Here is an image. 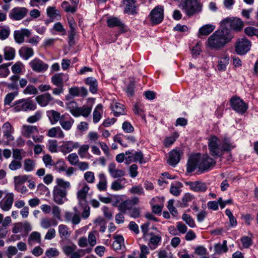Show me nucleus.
<instances>
[{
  "instance_id": "nucleus-1",
  "label": "nucleus",
  "mask_w": 258,
  "mask_h": 258,
  "mask_svg": "<svg viewBox=\"0 0 258 258\" xmlns=\"http://www.w3.org/2000/svg\"><path fill=\"white\" fill-rule=\"evenodd\" d=\"M208 146L210 155L214 158L221 157L225 152H229L235 147L230 139L224 137L221 140L215 136L208 139Z\"/></svg>"
},
{
  "instance_id": "nucleus-2",
  "label": "nucleus",
  "mask_w": 258,
  "mask_h": 258,
  "mask_svg": "<svg viewBox=\"0 0 258 258\" xmlns=\"http://www.w3.org/2000/svg\"><path fill=\"white\" fill-rule=\"evenodd\" d=\"M233 37L231 30L222 28L215 31L208 38L206 45L210 49L220 50L230 42Z\"/></svg>"
},
{
  "instance_id": "nucleus-3",
  "label": "nucleus",
  "mask_w": 258,
  "mask_h": 258,
  "mask_svg": "<svg viewBox=\"0 0 258 258\" xmlns=\"http://www.w3.org/2000/svg\"><path fill=\"white\" fill-rule=\"evenodd\" d=\"M215 164V161L208 155L202 156L200 154H196L190 156L187 163V172L191 173L196 168L199 171L204 172L208 171Z\"/></svg>"
},
{
  "instance_id": "nucleus-4",
  "label": "nucleus",
  "mask_w": 258,
  "mask_h": 258,
  "mask_svg": "<svg viewBox=\"0 0 258 258\" xmlns=\"http://www.w3.org/2000/svg\"><path fill=\"white\" fill-rule=\"evenodd\" d=\"M178 7L188 17L202 11V4L198 0H181Z\"/></svg>"
},
{
  "instance_id": "nucleus-5",
  "label": "nucleus",
  "mask_w": 258,
  "mask_h": 258,
  "mask_svg": "<svg viewBox=\"0 0 258 258\" xmlns=\"http://www.w3.org/2000/svg\"><path fill=\"white\" fill-rule=\"evenodd\" d=\"M36 108V105L30 98L23 99L15 102L13 110L14 112L27 111L28 110H34Z\"/></svg>"
},
{
  "instance_id": "nucleus-6",
  "label": "nucleus",
  "mask_w": 258,
  "mask_h": 258,
  "mask_svg": "<svg viewBox=\"0 0 258 258\" xmlns=\"http://www.w3.org/2000/svg\"><path fill=\"white\" fill-rule=\"evenodd\" d=\"M221 28L228 29L229 27L236 32L241 31L243 27V22L239 18H226L220 22Z\"/></svg>"
},
{
  "instance_id": "nucleus-7",
  "label": "nucleus",
  "mask_w": 258,
  "mask_h": 258,
  "mask_svg": "<svg viewBox=\"0 0 258 258\" xmlns=\"http://www.w3.org/2000/svg\"><path fill=\"white\" fill-rule=\"evenodd\" d=\"M230 104L232 109L240 114H243L247 110V104L240 98L232 97L230 100Z\"/></svg>"
},
{
  "instance_id": "nucleus-8",
  "label": "nucleus",
  "mask_w": 258,
  "mask_h": 258,
  "mask_svg": "<svg viewBox=\"0 0 258 258\" xmlns=\"http://www.w3.org/2000/svg\"><path fill=\"white\" fill-rule=\"evenodd\" d=\"M125 155H128L125 157L126 164L134 162L142 164L146 162L143 153L140 150L137 151H134V150H128L125 152Z\"/></svg>"
},
{
  "instance_id": "nucleus-9",
  "label": "nucleus",
  "mask_w": 258,
  "mask_h": 258,
  "mask_svg": "<svg viewBox=\"0 0 258 258\" xmlns=\"http://www.w3.org/2000/svg\"><path fill=\"white\" fill-rule=\"evenodd\" d=\"M77 246L73 243L66 245L62 247V251L67 256H70V258H81L84 255V253L81 254L84 251L81 249H77Z\"/></svg>"
},
{
  "instance_id": "nucleus-10",
  "label": "nucleus",
  "mask_w": 258,
  "mask_h": 258,
  "mask_svg": "<svg viewBox=\"0 0 258 258\" xmlns=\"http://www.w3.org/2000/svg\"><path fill=\"white\" fill-rule=\"evenodd\" d=\"M67 194L66 189L54 186L53 191V201L58 205H62L67 201Z\"/></svg>"
},
{
  "instance_id": "nucleus-11",
  "label": "nucleus",
  "mask_w": 258,
  "mask_h": 258,
  "mask_svg": "<svg viewBox=\"0 0 258 258\" xmlns=\"http://www.w3.org/2000/svg\"><path fill=\"white\" fill-rule=\"evenodd\" d=\"M28 13V10L25 7H15L13 8L9 14L11 19L19 21L25 17Z\"/></svg>"
},
{
  "instance_id": "nucleus-12",
  "label": "nucleus",
  "mask_w": 258,
  "mask_h": 258,
  "mask_svg": "<svg viewBox=\"0 0 258 258\" xmlns=\"http://www.w3.org/2000/svg\"><path fill=\"white\" fill-rule=\"evenodd\" d=\"M250 46L249 41L245 39H241L236 43L235 50L237 54L243 55L249 50Z\"/></svg>"
},
{
  "instance_id": "nucleus-13",
  "label": "nucleus",
  "mask_w": 258,
  "mask_h": 258,
  "mask_svg": "<svg viewBox=\"0 0 258 258\" xmlns=\"http://www.w3.org/2000/svg\"><path fill=\"white\" fill-rule=\"evenodd\" d=\"M164 9L162 6L156 7L150 13L151 21L154 24L160 23L164 17Z\"/></svg>"
},
{
  "instance_id": "nucleus-14",
  "label": "nucleus",
  "mask_w": 258,
  "mask_h": 258,
  "mask_svg": "<svg viewBox=\"0 0 258 258\" xmlns=\"http://www.w3.org/2000/svg\"><path fill=\"white\" fill-rule=\"evenodd\" d=\"M29 65L32 70L37 73L45 72L48 68V64L38 58H35L30 61Z\"/></svg>"
},
{
  "instance_id": "nucleus-15",
  "label": "nucleus",
  "mask_w": 258,
  "mask_h": 258,
  "mask_svg": "<svg viewBox=\"0 0 258 258\" xmlns=\"http://www.w3.org/2000/svg\"><path fill=\"white\" fill-rule=\"evenodd\" d=\"M14 201V195L12 192L7 193L0 201V208L3 211H9L12 208Z\"/></svg>"
},
{
  "instance_id": "nucleus-16",
  "label": "nucleus",
  "mask_w": 258,
  "mask_h": 258,
  "mask_svg": "<svg viewBox=\"0 0 258 258\" xmlns=\"http://www.w3.org/2000/svg\"><path fill=\"white\" fill-rule=\"evenodd\" d=\"M182 154L183 152L180 149L172 150L169 153L167 163L172 166H176L180 161V157Z\"/></svg>"
},
{
  "instance_id": "nucleus-17",
  "label": "nucleus",
  "mask_w": 258,
  "mask_h": 258,
  "mask_svg": "<svg viewBox=\"0 0 258 258\" xmlns=\"http://www.w3.org/2000/svg\"><path fill=\"white\" fill-rule=\"evenodd\" d=\"M74 122V119L69 114L65 113L61 115L59 124L63 130L69 131L71 128Z\"/></svg>"
},
{
  "instance_id": "nucleus-18",
  "label": "nucleus",
  "mask_w": 258,
  "mask_h": 258,
  "mask_svg": "<svg viewBox=\"0 0 258 258\" xmlns=\"http://www.w3.org/2000/svg\"><path fill=\"white\" fill-rule=\"evenodd\" d=\"M108 170L110 176L113 178H120L125 175L124 171L118 169L114 163H111L108 165Z\"/></svg>"
},
{
  "instance_id": "nucleus-19",
  "label": "nucleus",
  "mask_w": 258,
  "mask_h": 258,
  "mask_svg": "<svg viewBox=\"0 0 258 258\" xmlns=\"http://www.w3.org/2000/svg\"><path fill=\"white\" fill-rule=\"evenodd\" d=\"M21 132L22 135L27 138H29L32 137L33 134L39 132L36 126L31 125H23Z\"/></svg>"
},
{
  "instance_id": "nucleus-20",
  "label": "nucleus",
  "mask_w": 258,
  "mask_h": 258,
  "mask_svg": "<svg viewBox=\"0 0 258 258\" xmlns=\"http://www.w3.org/2000/svg\"><path fill=\"white\" fill-rule=\"evenodd\" d=\"M89 190V187L85 184L83 187L77 192V199L79 205H85L87 203V194Z\"/></svg>"
},
{
  "instance_id": "nucleus-21",
  "label": "nucleus",
  "mask_w": 258,
  "mask_h": 258,
  "mask_svg": "<svg viewBox=\"0 0 258 258\" xmlns=\"http://www.w3.org/2000/svg\"><path fill=\"white\" fill-rule=\"evenodd\" d=\"M186 184L189 186L190 189L195 192H204L207 190V186L205 182L197 181L188 182Z\"/></svg>"
},
{
  "instance_id": "nucleus-22",
  "label": "nucleus",
  "mask_w": 258,
  "mask_h": 258,
  "mask_svg": "<svg viewBox=\"0 0 258 258\" xmlns=\"http://www.w3.org/2000/svg\"><path fill=\"white\" fill-rule=\"evenodd\" d=\"M80 144L78 142H74L73 141H67L63 143L61 146V152L66 154L71 152L74 149L78 148Z\"/></svg>"
},
{
  "instance_id": "nucleus-23",
  "label": "nucleus",
  "mask_w": 258,
  "mask_h": 258,
  "mask_svg": "<svg viewBox=\"0 0 258 258\" xmlns=\"http://www.w3.org/2000/svg\"><path fill=\"white\" fill-rule=\"evenodd\" d=\"M64 219L67 222H71L74 225H77L81 221V218L79 214L73 213L70 212L64 213Z\"/></svg>"
},
{
  "instance_id": "nucleus-24",
  "label": "nucleus",
  "mask_w": 258,
  "mask_h": 258,
  "mask_svg": "<svg viewBox=\"0 0 258 258\" xmlns=\"http://www.w3.org/2000/svg\"><path fill=\"white\" fill-rule=\"evenodd\" d=\"M53 99L49 93H45L36 97V101L42 107L47 106Z\"/></svg>"
},
{
  "instance_id": "nucleus-25",
  "label": "nucleus",
  "mask_w": 258,
  "mask_h": 258,
  "mask_svg": "<svg viewBox=\"0 0 258 258\" xmlns=\"http://www.w3.org/2000/svg\"><path fill=\"white\" fill-rule=\"evenodd\" d=\"M111 108L115 116L117 117L125 114L124 105L120 103L117 102H113L111 105Z\"/></svg>"
},
{
  "instance_id": "nucleus-26",
  "label": "nucleus",
  "mask_w": 258,
  "mask_h": 258,
  "mask_svg": "<svg viewBox=\"0 0 258 258\" xmlns=\"http://www.w3.org/2000/svg\"><path fill=\"white\" fill-rule=\"evenodd\" d=\"M47 16L51 20H59L61 18L59 11L54 7H48L46 9Z\"/></svg>"
},
{
  "instance_id": "nucleus-27",
  "label": "nucleus",
  "mask_w": 258,
  "mask_h": 258,
  "mask_svg": "<svg viewBox=\"0 0 258 258\" xmlns=\"http://www.w3.org/2000/svg\"><path fill=\"white\" fill-rule=\"evenodd\" d=\"M20 56L25 60H28L32 57L34 54V50L32 48L23 46L19 50Z\"/></svg>"
},
{
  "instance_id": "nucleus-28",
  "label": "nucleus",
  "mask_w": 258,
  "mask_h": 258,
  "mask_svg": "<svg viewBox=\"0 0 258 258\" xmlns=\"http://www.w3.org/2000/svg\"><path fill=\"white\" fill-rule=\"evenodd\" d=\"M86 85L89 86V91L93 94L97 92L98 82L97 80L93 77H88L85 80Z\"/></svg>"
},
{
  "instance_id": "nucleus-29",
  "label": "nucleus",
  "mask_w": 258,
  "mask_h": 258,
  "mask_svg": "<svg viewBox=\"0 0 258 258\" xmlns=\"http://www.w3.org/2000/svg\"><path fill=\"white\" fill-rule=\"evenodd\" d=\"M41 242V240L40 233L36 231L32 232L29 235V237L28 239V244L30 246H32L35 244H40Z\"/></svg>"
},
{
  "instance_id": "nucleus-30",
  "label": "nucleus",
  "mask_w": 258,
  "mask_h": 258,
  "mask_svg": "<svg viewBox=\"0 0 258 258\" xmlns=\"http://www.w3.org/2000/svg\"><path fill=\"white\" fill-rule=\"evenodd\" d=\"M91 110L92 107L88 105H84L82 107L78 106L75 117L83 116L84 117H87L90 115Z\"/></svg>"
},
{
  "instance_id": "nucleus-31",
  "label": "nucleus",
  "mask_w": 258,
  "mask_h": 258,
  "mask_svg": "<svg viewBox=\"0 0 258 258\" xmlns=\"http://www.w3.org/2000/svg\"><path fill=\"white\" fill-rule=\"evenodd\" d=\"M46 114L52 124H55L58 121L59 122L61 118V115H60V114L58 112L54 110L47 111Z\"/></svg>"
},
{
  "instance_id": "nucleus-32",
  "label": "nucleus",
  "mask_w": 258,
  "mask_h": 258,
  "mask_svg": "<svg viewBox=\"0 0 258 258\" xmlns=\"http://www.w3.org/2000/svg\"><path fill=\"white\" fill-rule=\"evenodd\" d=\"M3 130L4 136L6 137L9 141H13L14 138L12 135L13 129L11 123L9 122L5 123L3 125Z\"/></svg>"
},
{
  "instance_id": "nucleus-33",
  "label": "nucleus",
  "mask_w": 258,
  "mask_h": 258,
  "mask_svg": "<svg viewBox=\"0 0 258 258\" xmlns=\"http://www.w3.org/2000/svg\"><path fill=\"white\" fill-rule=\"evenodd\" d=\"M47 136L51 138L57 137L63 138L64 136V133L59 127H53L49 129L47 133Z\"/></svg>"
},
{
  "instance_id": "nucleus-34",
  "label": "nucleus",
  "mask_w": 258,
  "mask_h": 258,
  "mask_svg": "<svg viewBox=\"0 0 258 258\" xmlns=\"http://www.w3.org/2000/svg\"><path fill=\"white\" fill-rule=\"evenodd\" d=\"M99 181L97 184V188L100 191H105L107 189V179L103 173H100L98 175Z\"/></svg>"
},
{
  "instance_id": "nucleus-35",
  "label": "nucleus",
  "mask_w": 258,
  "mask_h": 258,
  "mask_svg": "<svg viewBox=\"0 0 258 258\" xmlns=\"http://www.w3.org/2000/svg\"><path fill=\"white\" fill-rule=\"evenodd\" d=\"M64 76L62 73L56 74L51 77V82L57 87H63V77Z\"/></svg>"
},
{
  "instance_id": "nucleus-36",
  "label": "nucleus",
  "mask_w": 258,
  "mask_h": 258,
  "mask_svg": "<svg viewBox=\"0 0 258 258\" xmlns=\"http://www.w3.org/2000/svg\"><path fill=\"white\" fill-rule=\"evenodd\" d=\"M229 62V57L228 55H225L223 57H221L218 61V70L220 71H225Z\"/></svg>"
},
{
  "instance_id": "nucleus-37",
  "label": "nucleus",
  "mask_w": 258,
  "mask_h": 258,
  "mask_svg": "<svg viewBox=\"0 0 258 258\" xmlns=\"http://www.w3.org/2000/svg\"><path fill=\"white\" fill-rule=\"evenodd\" d=\"M162 237L160 234L150 237L148 245L151 249H155L161 242Z\"/></svg>"
},
{
  "instance_id": "nucleus-38",
  "label": "nucleus",
  "mask_w": 258,
  "mask_h": 258,
  "mask_svg": "<svg viewBox=\"0 0 258 258\" xmlns=\"http://www.w3.org/2000/svg\"><path fill=\"white\" fill-rule=\"evenodd\" d=\"M58 233L61 238L67 239L71 235L68 227L64 224L58 226Z\"/></svg>"
},
{
  "instance_id": "nucleus-39",
  "label": "nucleus",
  "mask_w": 258,
  "mask_h": 258,
  "mask_svg": "<svg viewBox=\"0 0 258 258\" xmlns=\"http://www.w3.org/2000/svg\"><path fill=\"white\" fill-rule=\"evenodd\" d=\"M215 28V26L211 24H206L201 27L199 30V35H208Z\"/></svg>"
},
{
  "instance_id": "nucleus-40",
  "label": "nucleus",
  "mask_w": 258,
  "mask_h": 258,
  "mask_svg": "<svg viewBox=\"0 0 258 258\" xmlns=\"http://www.w3.org/2000/svg\"><path fill=\"white\" fill-rule=\"evenodd\" d=\"M57 225V221L52 218H44L41 221V226L44 229H47L51 226H55Z\"/></svg>"
},
{
  "instance_id": "nucleus-41",
  "label": "nucleus",
  "mask_w": 258,
  "mask_h": 258,
  "mask_svg": "<svg viewBox=\"0 0 258 258\" xmlns=\"http://www.w3.org/2000/svg\"><path fill=\"white\" fill-rule=\"evenodd\" d=\"M106 22L107 26L111 28L114 27H122L123 26V24L121 21L116 17H109L107 19Z\"/></svg>"
},
{
  "instance_id": "nucleus-42",
  "label": "nucleus",
  "mask_w": 258,
  "mask_h": 258,
  "mask_svg": "<svg viewBox=\"0 0 258 258\" xmlns=\"http://www.w3.org/2000/svg\"><path fill=\"white\" fill-rule=\"evenodd\" d=\"M4 57L5 59L11 60L14 58L15 56V50L11 47H6L4 48Z\"/></svg>"
},
{
  "instance_id": "nucleus-43",
  "label": "nucleus",
  "mask_w": 258,
  "mask_h": 258,
  "mask_svg": "<svg viewBox=\"0 0 258 258\" xmlns=\"http://www.w3.org/2000/svg\"><path fill=\"white\" fill-rule=\"evenodd\" d=\"M115 241L113 242L112 246L114 249H120L124 245V238L122 235H117L114 236Z\"/></svg>"
},
{
  "instance_id": "nucleus-44",
  "label": "nucleus",
  "mask_w": 258,
  "mask_h": 258,
  "mask_svg": "<svg viewBox=\"0 0 258 258\" xmlns=\"http://www.w3.org/2000/svg\"><path fill=\"white\" fill-rule=\"evenodd\" d=\"M123 3L126 5L124 12L126 13H133L135 11V0H123Z\"/></svg>"
},
{
  "instance_id": "nucleus-45",
  "label": "nucleus",
  "mask_w": 258,
  "mask_h": 258,
  "mask_svg": "<svg viewBox=\"0 0 258 258\" xmlns=\"http://www.w3.org/2000/svg\"><path fill=\"white\" fill-rule=\"evenodd\" d=\"M67 109L75 117L77 110L78 107L77 103L74 101H71L66 103Z\"/></svg>"
},
{
  "instance_id": "nucleus-46",
  "label": "nucleus",
  "mask_w": 258,
  "mask_h": 258,
  "mask_svg": "<svg viewBox=\"0 0 258 258\" xmlns=\"http://www.w3.org/2000/svg\"><path fill=\"white\" fill-rule=\"evenodd\" d=\"M133 206L130 200H125L120 203L118 206V209L122 213H126L128 210H131Z\"/></svg>"
},
{
  "instance_id": "nucleus-47",
  "label": "nucleus",
  "mask_w": 258,
  "mask_h": 258,
  "mask_svg": "<svg viewBox=\"0 0 258 258\" xmlns=\"http://www.w3.org/2000/svg\"><path fill=\"white\" fill-rule=\"evenodd\" d=\"M11 64V63H6L0 65V78H6L10 74V71L8 67Z\"/></svg>"
},
{
  "instance_id": "nucleus-48",
  "label": "nucleus",
  "mask_w": 258,
  "mask_h": 258,
  "mask_svg": "<svg viewBox=\"0 0 258 258\" xmlns=\"http://www.w3.org/2000/svg\"><path fill=\"white\" fill-rule=\"evenodd\" d=\"M102 105L101 104H100L97 105L95 110H94L93 116V122L94 123H97L100 120L101 118V115L99 110H102Z\"/></svg>"
},
{
  "instance_id": "nucleus-49",
  "label": "nucleus",
  "mask_w": 258,
  "mask_h": 258,
  "mask_svg": "<svg viewBox=\"0 0 258 258\" xmlns=\"http://www.w3.org/2000/svg\"><path fill=\"white\" fill-rule=\"evenodd\" d=\"M194 197L189 193H186L183 196L181 202H180V206L183 208L186 207L188 205V203L194 199Z\"/></svg>"
},
{
  "instance_id": "nucleus-50",
  "label": "nucleus",
  "mask_w": 258,
  "mask_h": 258,
  "mask_svg": "<svg viewBox=\"0 0 258 258\" xmlns=\"http://www.w3.org/2000/svg\"><path fill=\"white\" fill-rule=\"evenodd\" d=\"M35 166V162L30 159H27L24 161V169L27 172H30L34 170Z\"/></svg>"
},
{
  "instance_id": "nucleus-51",
  "label": "nucleus",
  "mask_w": 258,
  "mask_h": 258,
  "mask_svg": "<svg viewBox=\"0 0 258 258\" xmlns=\"http://www.w3.org/2000/svg\"><path fill=\"white\" fill-rule=\"evenodd\" d=\"M29 177V176L27 175L16 176L14 177V184L21 185L28 181Z\"/></svg>"
},
{
  "instance_id": "nucleus-52",
  "label": "nucleus",
  "mask_w": 258,
  "mask_h": 258,
  "mask_svg": "<svg viewBox=\"0 0 258 258\" xmlns=\"http://www.w3.org/2000/svg\"><path fill=\"white\" fill-rule=\"evenodd\" d=\"M11 222L12 220L10 216L6 217L4 219L3 214H0V225L2 224L1 228L7 229Z\"/></svg>"
},
{
  "instance_id": "nucleus-53",
  "label": "nucleus",
  "mask_w": 258,
  "mask_h": 258,
  "mask_svg": "<svg viewBox=\"0 0 258 258\" xmlns=\"http://www.w3.org/2000/svg\"><path fill=\"white\" fill-rule=\"evenodd\" d=\"M10 34L9 27H0V39L4 40L7 39Z\"/></svg>"
},
{
  "instance_id": "nucleus-54",
  "label": "nucleus",
  "mask_w": 258,
  "mask_h": 258,
  "mask_svg": "<svg viewBox=\"0 0 258 258\" xmlns=\"http://www.w3.org/2000/svg\"><path fill=\"white\" fill-rule=\"evenodd\" d=\"M61 7L66 12L75 13L77 10L76 6H71L67 1H63L61 4Z\"/></svg>"
},
{
  "instance_id": "nucleus-55",
  "label": "nucleus",
  "mask_w": 258,
  "mask_h": 258,
  "mask_svg": "<svg viewBox=\"0 0 258 258\" xmlns=\"http://www.w3.org/2000/svg\"><path fill=\"white\" fill-rule=\"evenodd\" d=\"M123 180H125V178L113 181L110 186L111 189L114 191L122 189L124 188V186L121 184V181Z\"/></svg>"
},
{
  "instance_id": "nucleus-56",
  "label": "nucleus",
  "mask_w": 258,
  "mask_h": 258,
  "mask_svg": "<svg viewBox=\"0 0 258 258\" xmlns=\"http://www.w3.org/2000/svg\"><path fill=\"white\" fill-rule=\"evenodd\" d=\"M182 219L190 227H196L194 220L188 214H184L182 216Z\"/></svg>"
},
{
  "instance_id": "nucleus-57",
  "label": "nucleus",
  "mask_w": 258,
  "mask_h": 258,
  "mask_svg": "<svg viewBox=\"0 0 258 258\" xmlns=\"http://www.w3.org/2000/svg\"><path fill=\"white\" fill-rule=\"evenodd\" d=\"M42 117V113L40 111H37L32 116L27 119V121L30 123H33L39 121Z\"/></svg>"
},
{
  "instance_id": "nucleus-58",
  "label": "nucleus",
  "mask_w": 258,
  "mask_h": 258,
  "mask_svg": "<svg viewBox=\"0 0 258 258\" xmlns=\"http://www.w3.org/2000/svg\"><path fill=\"white\" fill-rule=\"evenodd\" d=\"M79 149L78 152L79 155L82 158H85L89 149V146L88 145H83L81 146H79Z\"/></svg>"
},
{
  "instance_id": "nucleus-59",
  "label": "nucleus",
  "mask_w": 258,
  "mask_h": 258,
  "mask_svg": "<svg viewBox=\"0 0 258 258\" xmlns=\"http://www.w3.org/2000/svg\"><path fill=\"white\" fill-rule=\"evenodd\" d=\"M130 192L133 194L144 195L145 192L143 187L141 185L134 186L130 189Z\"/></svg>"
},
{
  "instance_id": "nucleus-60",
  "label": "nucleus",
  "mask_w": 258,
  "mask_h": 258,
  "mask_svg": "<svg viewBox=\"0 0 258 258\" xmlns=\"http://www.w3.org/2000/svg\"><path fill=\"white\" fill-rule=\"evenodd\" d=\"M22 167L21 162L13 160L9 165V168L12 171L20 169Z\"/></svg>"
},
{
  "instance_id": "nucleus-61",
  "label": "nucleus",
  "mask_w": 258,
  "mask_h": 258,
  "mask_svg": "<svg viewBox=\"0 0 258 258\" xmlns=\"http://www.w3.org/2000/svg\"><path fill=\"white\" fill-rule=\"evenodd\" d=\"M241 242L244 248H247L252 244L251 237L244 236L241 238Z\"/></svg>"
},
{
  "instance_id": "nucleus-62",
  "label": "nucleus",
  "mask_w": 258,
  "mask_h": 258,
  "mask_svg": "<svg viewBox=\"0 0 258 258\" xmlns=\"http://www.w3.org/2000/svg\"><path fill=\"white\" fill-rule=\"evenodd\" d=\"M24 68L23 63L20 61L15 63L12 67V71L14 74H19Z\"/></svg>"
},
{
  "instance_id": "nucleus-63",
  "label": "nucleus",
  "mask_w": 258,
  "mask_h": 258,
  "mask_svg": "<svg viewBox=\"0 0 258 258\" xmlns=\"http://www.w3.org/2000/svg\"><path fill=\"white\" fill-rule=\"evenodd\" d=\"M18 95L17 92H11L8 93L5 98V104L10 105L12 101L15 99V97Z\"/></svg>"
},
{
  "instance_id": "nucleus-64",
  "label": "nucleus",
  "mask_w": 258,
  "mask_h": 258,
  "mask_svg": "<svg viewBox=\"0 0 258 258\" xmlns=\"http://www.w3.org/2000/svg\"><path fill=\"white\" fill-rule=\"evenodd\" d=\"M245 33L249 36H256L258 29L253 27H247L244 29Z\"/></svg>"
}]
</instances>
